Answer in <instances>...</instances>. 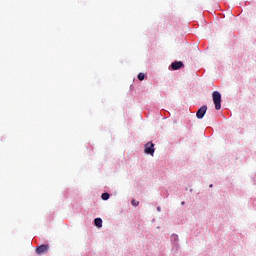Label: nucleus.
<instances>
[{"instance_id": "1", "label": "nucleus", "mask_w": 256, "mask_h": 256, "mask_svg": "<svg viewBox=\"0 0 256 256\" xmlns=\"http://www.w3.org/2000/svg\"><path fill=\"white\" fill-rule=\"evenodd\" d=\"M212 99H213L216 111H219V109H221V93L219 91H214L212 93Z\"/></svg>"}, {"instance_id": "2", "label": "nucleus", "mask_w": 256, "mask_h": 256, "mask_svg": "<svg viewBox=\"0 0 256 256\" xmlns=\"http://www.w3.org/2000/svg\"><path fill=\"white\" fill-rule=\"evenodd\" d=\"M144 153L153 157V155H155V144L151 142L146 143L144 146Z\"/></svg>"}, {"instance_id": "3", "label": "nucleus", "mask_w": 256, "mask_h": 256, "mask_svg": "<svg viewBox=\"0 0 256 256\" xmlns=\"http://www.w3.org/2000/svg\"><path fill=\"white\" fill-rule=\"evenodd\" d=\"M206 113H207V105H203L202 107L199 108V110L196 113L197 119H203Z\"/></svg>"}, {"instance_id": "4", "label": "nucleus", "mask_w": 256, "mask_h": 256, "mask_svg": "<svg viewBox=\"0 0 256 256\" xmlns=\"http://www.w3.org/2000/svg\"><path fill=\"white\" fill-rule=\"evenodd\" d=\"M47 251H49V245L47 244L38 246L36 249L37 255H43V253H47Z\"/></svg>"}, {"instance_id": "5", "label": "nucleus", "mask_w": 256, "mask_h": 256, "mask_svg": "<svg viewBox=\"0 0 256 256\" xmlns=\"http://www.w3.org/2000/svg\"><path fill=\"white\" fill-rule=\"evenodd\" d=\"M181 67H183V62L181 61H175L171 64L173 71H177V69H181Z\"/></svg>"}, {"instance_id": "6", "label": "nucleus", "mask_w": 256, "mask_h": 256, "mask_svg": "<svg viewBox=\"0 0 256 256\" xmlns=\"http://www.w3.org/2000/svg\"><path fill=\"white\" fill-rule=\"evenodd\" d=\"M94 225H96L98 228L103 227V220L101 218H96L94 220Z\"/></svg>"}, {"instance_id": "7", "label": "nucleus", "mask_w": 256, "mask_h": 256, "mask_svg": "<svg viewBox=\"0 0 256 256\" xmlns=\"http://www.w3.org/2000/svg\"><path fill=\"white\" fill-rule=\"evenodd\" d=\"M101 197H102L103 201H107L109 199L110 195H109V193H103Z\"/></svg>"}, {"instance_id": "8", "label": "nucleus", "mask_w": 256, "mask_h": 256, "mask_svg": "<svg viewBox=\"0 0 256 256\" xmlns=\"http://www.w3.org/2000/svg\"><path fill=\"white\" fill-rule=\"evenodd\" d=\"M131 205H133V207H138V206H139V201L133 199V200L131 201Z\"/></svg>"}, {"instance_id": "9", "label": "nucleus", "mask_w": 256, "mask_h": 256, "mask_svg": "<svg viewBox=\"0 0 256 256\" xmlns=\"http://www.w3.org/2000/svg\"><path fill=\"white\" fill-rule=\"evenodd\" d=\"M138 79L139 81H143L145 79V74L144 73L138 74Z\"/></svg>"}, {"instance_id": "10", "label": "nucleus", "mask_w": 256, "mask_h": 256, "mask_svg": "<svg viewBox=\"0 0 256 256\" xmlns=\"http://www.w3.org/2000/svg\"><path fill=\"white\" fill-rule=\"evenodd\" d=\"M172 237H174L175 239H177V235H173Z\"/></svg>"}, {"instance_id": "11", "label": "nucleus", "mask_w": 256, "mask_h": 256, "mask_svg": "<svg viewBox=\"0 0 256 256\" xmlns=\"http://www.w3.org/2000/svg\"><path fill=\"white\" fill-rule=\"evenodd\" d=\"M210 187H213V184H211Z\"/></svg>"}]
</instances>
